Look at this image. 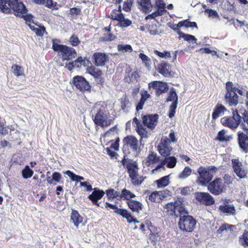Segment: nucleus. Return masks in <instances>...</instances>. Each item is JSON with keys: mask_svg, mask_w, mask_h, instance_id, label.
Masks as SVG:
<instances>
[{"mask_svg": "<svg viewBox=\"0 0 248 248\" xmlns=\"http://www.w3.org/2000/svg\"><path fill=\"white\" fill-rule=\"evenodd\" d=\"M93 120L95 125L100 126L103 128L110 125L112 121L111 119H108L104 108H101L97 110Z\"/></svg>", "mask_w": 248, "mask_h": 248, "instance_id": "7", "label": "nucleus"}, {"mask_svg": "<svg viewBox=\"0 0 248 248\" xmlns=\"http://www.w3.org/2000/svg\"><path fill=\"white\" fill-rule=\"evenodd\" d=\"M121 17L118 21L116 26L121 28H125L129 27L132 24V21L128 18H125L123 13H121Z\"/></svg>", "mask_w": 248, "mask_h": 248, "instance_id": "27", "label": "nucleus"}, {"mask_svg": "<svg viewBox=\"0 0 248 248\" xmlns=\"http://www.w3.org/2000/svg\"><path fill=\"white\" fill-rule=\"evenodd\" d=\"M164 13V12L162 11L161 9L157 8V10L155 12L148 15L147 16H146L145 19H147L148 18L155 19L157 16L163 15Z\"/></svg>", "mask_w": 248, "mask_h": 248, "instance_id": "49", "label": "nucleus"}, {"mask_svg": "<svg viewBox=\"0 0 248 248\" xmlns=\"http://www.w3.org/2000/svg\"><path fill=\"white\" fill-rule=\"evenodd\" d=\"M75 67L80 68L82 65H86V61L84 58L82 57H78L75 61H73Z\"/></svg>", "mask_w": 248, "mask_h": 248, "instance_id": "47", "label": "nucleus"}, {"mask_svg": "<svg viewBox=\"0 0 248 248\" xmlns=\"http://www.w3.org/2000/svg\"><path fill=\"white\" fill-rule=\"evenodd\" d=\"M105 207L107 208H109L113 210L115 213L123 217L124 218H125L128 223H132V220L134 217L131 215V213L128 212L126 209L118 208L116 205L112 204L108 202H106Z\"/></svg>", "mask_w": 248, "mask_h": 248, "instance_id": "11", "label": "nucleus"}, {"mask_svg": "<svg viewBox=\"0 0 248 248\" xmlns=\"http://www.w3.org/2000/svg\"><path fill=\"white\" fill-rule=\"evenodd\" d=\"M196 223V219L192 216L187 215L180 217L178 225L181 231L192 232L195 228Z\"/></svg>", "mask_w": 248, "mask_h": 248, "instance_id": "4", "label": "nucleus"}, {"mask_svg": "<svg viewBox=\"0 0 248 248\" xmlns=\"http://www.w3.org/2000/svg\"><path fill=\"white\" fill-rule=\"evenodd\" d=\"M93 59L94 65L97 67H103L109 61L108 56L106 53L98 52L93 54Z\"/></svg>", "mask_w": 248, "mask_h": 248, "instance_id": "17", "label": "nucleus"}, {"mask_svg": "<svg viewBox=\"0 0 248 248\" xmlns=\"http://www.w3.org/2000/svg\"><path fill=\"white\" fill-rule=\"evenodd\" d=\"M178 96L174 88H171L169 92L166 102H172L170 106L168 116L169 118H172L176 112V109L178 104Z\"/></svg>", "mask_w": 248, "mask_h": 248, "instance_id": "9", "label": "nucleus"}, {"mask_svg": "<svg viewBox=\"0 0 248 248\" xmlns=\"http://www.w3.org/2000/svg\"><path fill=\"white\" fill-rule=\"evenodd\" d=\"M239 242L244 247H248V236L247 232H244L243 234L240 237Z\"/></svg>", "mask_w": 248, "mask_h": 248, "instance_id": "54", "label": "nucleus"}, {"mask_svg": "<svg viewBox=\"0 0 248 248\" xmlns=\"http://www.w3.org/2000/svg\"><path fill=\"white\" fill-rule=\"evenodd\" d=\"M117 9H114L110 14V15L108 16V17L110 18V19L113 20H117L118 21L119 19V18L121 17V13H117Z\"/></svg>", "mask_w": 248, "mask_h": 248, "instance_id": "52", "label": "nucleus"}, {"mask_svg": "<svg viewBox=\"0 0 248 248\" xmlns=\"http://www.w3.org/2000/svg\"><path fill=\"white\" fill-rule=\"evenodd\" d=\"M104 194L105 192L103 190L94 188L92 194L88 196V198L92 201L93 204L99 207L100 203L98 202V201L104 196Z\"/></svg>", "mask_w": 248, "mask_h": 248, "instance_id": "19", "label": "nucleus"}, {"mask_svg": "<svg viewBox=\"0 0 248 248\" xmlns=\"http://www.w3.org/2000/svg\"><path fill=\"white\" fill-rule=\"evenodd\" d=\"M170 65L169 63L166 62H162L161 63L159 64L157 67V71L159 73L165 77H169L170 76V71L169 69Z\"/></svg>", "mask_w": 248, "mask_h": 248, "instance_id": "23", "label": "nucleus"}, {"mask_svg": "<svg viewBox=\"0 0 248 248\" xmlns=\"http://www.w3.org/2000/svg\"><path fill=\"white\" fill-rule=\"evenodd\" d=\"M232 227H234V226L232 225L223 224L219 228V229L217 230V233H221L224 231L227 230Z\"/></svg>", "mask_w": 248, "mask_h": 248, "instance_id": "63", "label": "nucleus"}, {"mask_svg": "<svg viewBox=\"0 0 248 248\" xmlns=\"http://www.w3.org/2000/svg\"><path fill=\"white\" fill-rule=\"evenodd\" d=\"M179 27H186V28H198V26L195 22H191L189 19H186L178 22Z\"/></svg>", "mask_w": 248, "mask_h": 248, "instance_id": "41", "label": "nucleus"}, {"mask_svg": "<svg viewBox=\"0 0 248 248\" xmlns=\"http://www.w3.org/2000/svg\"><path fill=\"white\" fill-rule=\"evenodd\" d=\"M88 73L92 75L95 78L101 76L102 74V71L95 66H91L87 69Z\"/></svg>", "mask_w": 248, "mask_h": 248, "instance_id": "35", "label": "nucleus"}, {"mask_svg": "<svg viewBox=\"0 0 248 248\" xmlns=\"http://www.w3.org/2000/svg\"><path fill=\"white\" fill-rule=\"evenodd\" d=\"M232 165L234 172L238 177L243 178L246 176V170L243 169L242 163L238 159H232Z\"/></svg>", "mask_w": 248, "mask_h": 248, "instance_id": "18", "label": "nucleus"}, {"mask_svg": "<svg viewBox=\"0 0 248 248\" xmlns=\"http://www.w3.org/2000/svg\"><path fill=\"white\" fill-rule=\"evenodd\" d=\"M149 89L153 88L155 90L156 96L166 93L169 89V86L167 83L161 81H154L148 84Z\"/></svg>", "mask_w": 248, "mask_h": 248, "instance_id": "14", "label": "nucleus"}, {"mask_svg": "<svg viewBox=\"0 0 248 248\" xmlns=\"http://www.w3.org/2000/svg\"><path fill=\"white\" fill-rule=\"evenodd\" d=\"M28 26L30 29L35 32L36 35L39 37L43 36L44 32L46 31V28L44 26H40V28L35 27L34 26L31 25V24H28Z\"/></svg>", "mask_w": 248, "mask_h": 248, "instance_id": "38", "label": "nucleus"}, {"mask_svg": "<svg viewBox=\"0 0 248 248\" xmlns=\"http://www.w3.org/2000/svg\"><path fill=\"white\" fill-rule=\"evenodd\" d=\"M160 163L158 164L155 168L153 169L152 171L153 173H155L156 171H157L159 170L162 169L163 170H165L166 168L165 167V163L163 160V159H161V161H159Z\"/></svg>", "mask_w": 248, "mask_h": 248, "instance_id": "61", "label": "nucleus"}, {"mask_svg": "<svg viewBox=\"0 0 248 248\" xmlns=\"http://www.w3.org/2000/svg\"><path fill=\"white\" fill-rule=\"evenodd\" d=\"M222 180L217 178L214 181L210 182L207 186L208 190L213 194L219 195L223 192V187L221 186Z\"/></svg>", "mask_w": 248, "mask_h": 248, "instance_id": "16", "label": "nucleus"}, {"mask_svg": "<svg viewBox=\"0 0 248 248\" xmlns=\"http://www.w3.org/2000/svg\"><path fill=\"white\" fill-rule=\"evenodd\" d=\"M83 218L77 210H73L71 215V220L74 225L78 227L82 222Z\"/></svg>", "mask_w": 248, "mask_h": 248, "instance_id": "28", "label": "nucleus"}, {"mask_svg": "<svg viewBox=\"0 0 248 248\" xmlns=\"http://www.w3.org/2000/svg\"><path fill=\"white\" fill-rule=\"evenodd\" d=\"M150 239L154 242L158 241L160 239V235L158 232L153 233L151 231V233L149 234Z\"/></svg>", "mask_w": 248, "mask_h": 248, "instance_id": "64", "label": "nucleus"}, {"mask_svg": "<svg viewBox=\"0 0 248 248\" xmlns=\"http://www.w3.org/2000/svg\"><path fill=\"white\" fill-rule=\"evenodd\" d=\"M71 45L73 46H77L80 42L78 38L74 35L71 36L69 39Z\"/></svg>", "mask_w": 248, "mask_h": 248, "instance_id": "59", "label": "nucleus"}, {"mask_svg": "<svg viewBox=\"0 0 248 248\" xmlns=\"http://www.w3.org/2000/svg\"><path fill=\"white\" fill-rule=\"evenodd\" d=\"M204 12L208 15L209 17H212L213 18L219 19V16L217 12L215 10H212L211 9H206Z\"/></svg>", "mask_w": 248, "mask_h": 248, "instance_id": "51", "label": "nucleus"}, {"mask_svg": "<svg viewBox=\"0 0 248 248\" xmlns=\"http://www.w3.org/2000/svg\"><path fill=\"white\" fill-rule=\"evenodd\" d=\"M156 5L157 8L161 9L163 12L165 13L167 12V11L165 9L166 4L163 1V0H157Z\"/></svg>", "mask_w": 248, "mask_h": 248, "instance_id": "60", "label": "nucleus"}, {"mask_svg": "<svg viewBox=\"0 0 248 248\" xmlns=\"http://www.w3.org/2000/svg\"><path fill=\"white\" fill-rule=\"evenodd\" d=\"M226 93L224 101L229 106H236L238 104V96L232 88V82L228 81L226 83Z\"/></svg>", "mask_w": 248, "mask_h": 248, "instance_id": "6", "label": "nucleus"}, {"mask_svg": "<svg viewBox=\"0 0 248 248\" xmlns=\"http://www.w3.org/2000/svg\"><path fill=\"white\" fill-rule=\"evenodd\" d=\"M45 5L49 8H53L54 10H58L60 7V5H58L56 2H53L52 0H46Z\"/></svg>", "mask_w": 248, "mask_h": 248, "instance_id": "50", "label": "nucleus"}, {"mask_svg": "<svg viewBox=\"0 0 248 248\" xmlns=\"http://www.w3.org/2000/svg\"><path fill=\"white\" fill-rule=\"evenodd\" d=\"M64 173L68 175V177L72 181H75L76 183H78V175L76 174L73 171L69 170H67L66 171H65Z\"/></svg>", "mask_w": 248, "mask_h": 248, "instance_id": "53", "label": "nucleus"}, {"mask_svg": "<svg viewBox=\"0 0 248 248\" xmlns=\"http://www.w3.org/2000/svg\"><path fill=\"white\" fill-rule=\"evenodd\" d=\"M142 124L148 128L153 130L158 123L159 115L156 114H147L142 115Z\"/></svg>", "mask_w": 248, "mask_h": 248, "instance_id": "10", "label": "nucleus"}, {"mask_svg": "<svg viewBox=\"0 0 248 248\" xmlns=\"http://www.w3.org/2000/svg\"><path fill=\"white\" fill-rule=\"evenodd\" d=\"M133 4L132 0L124 1L123 4V9L125 12H130L131 10V7Z\"/></svg>", "mask_w": 248, "mask_h": 248, "instance_id": "58", "label": "nucleus"}, {"mask_svg": "<svg viewBox=\"0 0 248 248\" xmlns=\"http://www.w3.org/2000/svg\"><path fill=\"white\" fill-rule=\"evenodd\" d=\"M195 198L201 203L207 205H212L215 202L214 198L208 193L197 192L195 194Z\"/></svg>", "mask_w": 248, "mask_h": 248, "instance_id": "15", "label": "nucleus"}, {"mask_svg": "<svg viewBox=\"0 0 248 248\" xmlns=\"http://www.w3.org/2000/svg\"><path fill=\"white\" fill-rule=\"evenodd\" d=\"M219 209L221 212L233 215L235 213V207L232 204H229L228 203H225L224 205L219 206Z\"/></svg>", "mask_w": 248, "mask_h": 248, "instance_id": "29", "label": "nucleus"}, {"mask_svg": "<svg viewBox=\"0 0 248 248\" xmlns=\"http://www.w3.org/2000/svg\"><path fill=\"white\" fill-rule=\"evenodd\" d=\"M157 149L159 154L165 157L170 155L172 147L169 144L162 143L158 146Z\"/></svg>", "mask_w": 248, "mask_h": 248, "instance_id": "26", "label": "nucleus"}, {"mask_svg": "<svg viewBox=\"0 0 248 248\" xmlns=\"http://www.w3.org/2000/svg\"><path fill=\"white\" fill-rule=\"evenodd\" d=\"M165 164H167V167L168 168H173L175 167L177 163V158L174 156H168L163 159Z\"/></svg>", "mask_w": 248, "mask_h": 248, "instance_id": "32", "label": "nucleus"}, {"mask_svg": "<svg viewBox=\"0 0 248 248\" xmlns=\"http://www.w3.org/2000/svg\"><path fill=\"white\" fill-rule=\"evenodd\" d=\"M248 117V112L246 109H232V116L224 117L220 120L221 123L225 126L235 130L239 125L241 127V124H244L247 126V122L244 118Z\"/></svg>", "mask_w": 248, "mask_h": 248, "instance_id": "1", "label": "nucleus"}, {"mask_svg": "<svg viewBox=\"0 0 248 248\" xmlns=\"http://www.w3.org/2000/svg\"><path fill=\"white\" fill-rule=\"evenodd\" d=\"M183 38L185 41H186L189 43L194 41L195 43L198 44L197 43V39L193 35L186 34L184 32H180L179 39Z\"/></svg>", "mask_w": 248, "mask_h": 248, "instance_id": "39", "label": "nucleus"}, {"mask_svg": "<svg viewBox=\"0 0 248 248\" xmlns=\"http://www.w3.org/2000/svg\"><path fill=\"white\" fill-rule=\"evenodd\" d=\"M22 176L24 179H27L31 178L33 174V171L28 165H26L21 171Z\"/></svg>", "mask_w": 248, "mask_h": 248, "instance_id": "40", "label": "nucleus"}, {"mask_svg": "<svg viewBox=\"0 0 248 248\" xmlns=\"http://www.w3.org/2000/svg\"><path fill=\"white\" fill-rule=\"evenodd\" d=\"M136 197L135 194L132 193L130 190L124 188L121 191V199H124L127 201L132 200L131 199Z\"/></svg>", "mask_w": 248, "mask_h": 248, "instance_id": "36", "label": "nucleus"}, {"mask_svg": "<svg viewBox=\"0 0 248 248\" xmlns=\"http://www.w3.org/2000/svg\"><path fill=\"white\" fill-rule=\"evenodd\" d=\"M124 146L129 147L134 152L135 156H138L140 153L141 149L138 146V140L132 135L127 136L123 139Z\"/></svg>", "mask_w": 248, "mask_h": 248, "instance_id": "12", "label": "nucleus"}, {"mask_svg": "<svg viewBox=\"0 0 248 248\" xmlns=\"http://www.w3.org/2000/svg\"><path fill=\"white\" fill-rule=\"evenodd\" d=\"M192 170L188 167H186L182 172L179 174V178L185 179L188 177L191 173Z\"/></svg>", "mask_w": 248, "mask_h": 248, "instance_id": "48", "label": "nucleus"}, {"mask_svg": "<svg viewBox=\"0 0 248 248\" xmlns=\"http://www.w3.org/2000/svg\"><path fill=\"white\" fill-rule=\"evenodd\" d=\"M148 31L152 35H155L158 33L157 25L156 24H152L149 25Z\"/></svg>", "mask_w": 248, "mask_h": 248, "instance_id": "57", "label": "nucleus"}, {"mask_svg": "<svg viewBox=\"0 0 248 248\" xmlns=\"http://www.w3.org/2000/svg\"><path fill=\"white\" fill-rule=\"evenodd\" d=\"M14 15L17 17L23 18L25 20L26 23L27 25L28 24H31V22L33 20L32 18L33 17V16L31 14H27L25 15L19 14H14Z\"/></svg>", "mask_w": 248, "mask_h": 248, "instance_id": "45", "label": "nucleus"}, {"mask_svg": "<svg viewBox=\"0 0 248 248\" xmlns=\"http://www.w3.org/2000/svg\"><path fill=\"white\" fill-rule=\"evenodd\" d=\"M154 53L156 55L162 58H167L170 57V52L168 51H165L164 52H161L157 50H154Z\"/></svg>", "mask_w": 248, "mask_h": 248, "instance_id": "56", "label": "nucleus"}, {"mask_svg": "<svg viewBox=\"0 0 248 248\" xmlns=\"http://www.w3.org/2000/svg\"><path fill=\"white\" fill-rule=\"evenodd\" d=\"M0 11L9 14L13 10L15 14H27L28 10L22 2L19 0H0Z\"/></svg>", "mask_w": 248, "mask_h": 248, "instance_id": "2", "label": "nucleus"}, {"mask_svg": "<svg viewBox=\"0 0 248 248\" xmlns=\"http://www.w3.org/2000/svg\"><path fill=\"white\" fill-rule=\"evenodd\" d=\"M127 171L129 173V176L131 179V182H133L138 177V170L139 169L138 165L136 161L130 160V162L126 166Z\"/></svg>", "mask_w": 248, "mask_h": 248, "instance_id": "20", "label": "nucleus"}, {"mask_svg": "<svg viewBox=\"0 0 248 248\" xmlns=\"http://www.w3.org/2000/svg\"><path fill=\"white\" fill-rule=\"evenodd\" d=\"M177 206V202H170L166 205L165 207L167 210V211L169 212V215L171 216H173L175 218L178 217V215L176 213V207Z\"/></svg>", "mask_w": 248, "mask_h": 248, "instance_id": "30", "label": "nucleus"}, {"mask_svg": "<svg viewBox=\"0 0 248 248\" xmlns=\"http://www.w3.org/2000/svg\"><path fill=\"white\" fill-rule=\"evenodd\" d=\"M72 83L80 91H89L91 86L88 81L82 76H76L72 78Z\"/></svg>", "mask_w": 248, "mask_h": 248, "instance_id": "13", "label": "nucleus"}, {"mask_svg": "<svg viewBox=\"0 0 248 248\" xmlns=\"http://www.w3.org/2000/svg\"><path fill=\"white\" fill-rule=\"evenodd\" d=\"M150 96L151 95L148 93L147 91H145L144 93H141V98L140 100V101L136 106V109L137 111H139L142 109L145 101L148 98L150 97Z\"/></svg>", "mask_w": 248, "mask_h": 248, "instance_id": "31", "label": "nucleus"}, {"mask_svg": "<svg viewBox=\"0 0 248 248\" xmlns=\"http://www.w3.org/2000/svg\"><path fill=\"white\" fill-rule=\"evenodd\" d=\"M115 36L112 33L108 32V33L104 34V36L100 38V40L103 41H111L115 39Z\"/></svg>", "mask_w": 248, "mask_h": 248, "instance_id": "55", "label": "nucleus"}, {"mask_svg": "<svg viewBox=\"0 0 248 248\" xmlns=\"http://www.w3.org/2000/svg\"><path fill=\"white\" fill-rule=\"evenodd\" d=\"M127 204L129 208L133 212L139 213L143 208L142 203L136 200H129L127 202Z\"/></svg>", "mask_w": 248, "mask_h": 248, "instance_id": "24", "label": "nucleus"}, {"mask_svg": "<svg viewBox=\"0 0 248 248\" xmlns=\"http://www.w3.org/2000/svg\"><path fill=\"white\" fill-rule=\"evenodd\" d=\"M227 111V108L222 104L217 103L213 110L212 114V117L213 120H216L220 116L223 115L225 111Z\"/></svg>", "mask_w": 248, "mask_h": 248, "instance_id": "22", "label": "nucleus"}, {"mask_svg": "<svg viewBox=\"0 0 248 248\" xmlns=\"http://www.w3.org/2000/svg\"><path fill=\"white\" fill-rule=\"evenodd\" d=\"M138 7L144 13H149L152 10L151 0H137Z\"/></svg>", "mask_w": 248, "mask_h": 248, "instance_id": "21", "label": "nucleus"}, {"mask_svg": "<svg viewBox=\"0 0 248 248\" xmlns=\"http://www.w3.org/2000/svg\"><path fill=\"white\" fill-rule=\"evenodd\" d=\"M59 42L60 41L58 39H53L52 48L55 52H57L60 55L62 56V61H69L76 57L77 52L74 48L58 44L57 43Z\"/></svg>", "mask_w": 248, "mask_h": 248, "instance_id": "3", "label": "nucleus"}, {"mask_svg": "<svg viewBox=\"0 0 248 248\" xmlns=\"http://www.w3.org/2000/svg\"><path fill=\"white\" fill-rule=\"evenodd\" d=\"M136 131L138 134L141 137L140 140V143L141 144L142 143V139L147 137V131L146 129L143 126V124L140 125V126H138V127H136Z\"/></svg>", "mask_w": 248, "mask_h": 248, "instance_id": "42", "label": "nucleus"}, {"mask_svg": "<svg viewBox=\"0 0 248 248\" xmlns=\"http://www.w3.org/2000/svg\"><path fill=\"white\" fill-rule=\"evenodd\" d=\"M12 70L14 74L17 77H19L24 75L23 68L21 66L18 65H13L12 66Z\"/></svg>", "mask_w": 248, "mask_h": 248, "instance_id": "44", "label": "nucleus"}, {"mask_svg": "<svg viewBox=\"0 0 248 248\" xmlns=\"http://www.w3.org/2000/svg\"><path fill=\"white\" fill-rule=\"evenodd\" d=\"M247 122V126L244 124H241V128L247 132V134L238 131L237 132V142L240 148L245 153L248 151V117L244 118Z\"/></svg>", "mask_w": 248, "mask_h": 248, "instance_id": "5", "label": "nucleus"}, {"mask_svg": "<svg viewBox=\"0 0 248 248\" xmlns=\"http://www.w3.org/2000/svg\"><path fill=\"white\" fill-rule=\"evenodd\" d=\"M160 157L152 151H149V154L147 157L146 164L149 166L151 164H155L161 161Z\"/></svg>", "mask_w": 248, "mask_h": 248, "instance_id": "25", "label": "nucleus"}, {"mask_svg": "<svg viewBox=\"0 0 248 248\" xmlns=\"http://www.w3.org/2000/svg\"><path fill=\"white\" fill-rule=\"evenodd\" d=\"M226 133V131L224 129H222L220 131H219L217 134V139L220 141V142H224L225 141V134Z\"/></svg>", "mask_w": 248, "mask_h": 248, "instance_id": "62", "label": "nucleus"}, {"mask_svg": "<svg viewBox=\"0 0 248 248\" xmlns=\"http://www.w3.org/2000/svg\"><path fill=\"white\" fill-rule=\"evenodd\" d=\"M160 193L162 194V191H154L149 196V200L153 202H158L161 199Z\"/></svg>", "mask_w": 248, "mask_h": 248, "instance_id": "46", "label": "nucleus"}, {"mask_svg": "<svg viewBox=\"0 0 248 248\" xmlns=\"http://www.w3.org/2000/svg\"><path fill=\"white\" fill-rule=\"evenodd\" d=\"M121 100L122 109L125 112H128L131 108V103L126 95L122 97Z\"/></svg>", "mask_w": 248, "mask_h": 248, "instance_id": "33", "label": "nucleus"}, {"mask_svg": "<svg viewBox=\"0 0 248 248\" xmlns=\"http://www.w3.org/2000/svg\"><path fill=\"white\" fill-rule=\"evenodd\" d=\"M118 50L119 52L124 53L126 52H130L132 51V47L130 45L119 44L117 46Z\"/></svg>", "mask_w": 248, "mask_h": 248, "instance_id": "43", "label": "nucleus"}, {"mask_svg": "<svg viewBox=\"0 0 248 248\" xmlns=\"http://www.w3.org/2000/svg\"><path fill=\"white\" fill-rule=\"evenodd\" d=\"M178 212V217H180L181 216L186 215L188 214L187 211L186 210L184 205L181 202H177V206L176 207V212Z\"/></svg>", "mask_w": 248, "mask_h": 248, "instance_id": "37", "label": "nucleus"}, {"mask_svg": "<svg viewBox=\"0 0 248 248\" xmlns=\"http://www.w3.org/2000/svg\"><path fill=\"white\" fill-rule=\"evenodd\" d=\"M197 172L199 174L197 182L202 186H206L213 179V174L210 172L209 169L201 166L198 169Z\"/></svg>", "mask_w": 248, "mask_h": 248, "instance_id": "8", "label": "nucleus"}, {"mask_svg": "<svg viewBox=\"0 0 248 248\" xmlns=\"http://www.w3.org/2000/svg\"><path fill=\"white\" fill-rule=\"evenodd\" d=\"M170 175H166L155 181V183L158 188L167 186L170 183Z\"/></svg>", "mask_w": 248, "mask_h": 248, "instance_id": "34", "label": "nucleus"}]
</instances>
